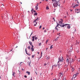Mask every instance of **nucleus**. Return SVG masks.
<instances>
[{
	"instance_id": "f257e3e1",
	"label": "nucleus",
	"mask_w": 80,
	"mask_h": 80,
	"mask_svg": "<svg viewBox=\"0 0 80 80\" xmlns=\"http://www.w3.org/2000/svg\"><path fill=\"white\" fill-rule=\"evenodd\" d=\"M52 3H53V5L54 7H57L58 6L60 5V2L59 1H57V0H52Z\"/></svg>"
},
{
	"instance_id": "f03ea898",
	"label": "nucleus",
	"mask_w": 80,
	"mask_h": 80,
	"mask_svg": "<svg viewBox=\"0 0 80 80\" xmlns=\"http://www.w3.org/2000/svg\"><path fill=\"white\" fill-rule=\"evenodd\" d=\"M63 62V57H60L59 58H58V64L59 65H62Z\"/></svg>"
},
{
	"instance_id": "7ed1b4c3",
	"label": "nucleus",
	"mask_w": 80,
	"mask_h": 80,
	"mask_svg": "<svg viewBox=\"0 0 80 80\" xmlns=\"http://www.w3.org/2000/svg\"><path fill=\"white\" fill-rule=\"evenodd\" d=\"M61 27H64V26H66V25H68V24H65L64 25H62L63 24V19H62L61 21H60L59 22V24H58Z\"/></svg>"
},
{
	"instance_id": "20e7f679",
	"label": "nucleus",
	"mask_w": 80,
	"mask_h": 80,
	"mask_svg": "<svg viewBox=\"0 0 80 80\" xmlns=\"http://www.w3.org/2000/svg\"><path fill=\"white\" fill-rule=\"evenodd\" d=\"M57 63H55L52 66V70H53V67H57Z\"/></svg>"
},
{
	"instance_id": "39448f33",
	"label": "nucleus",
	"mask_w": 80,
	"mask_h": 80,
	"mask_svg": "<svg viewBox=\"0 0 80 80\" xmlns=\"http://www.w3.org/2000/svg\"><path fill=\"white\" fill-rule=\"evenodd\" d=\"M33 46H32V47L31 48V50L32 52H33V51H34V48H33Z\"/></svg>"
},
{
	"instance_id": "423d86ee",
	"label": "nucleus",
	"mask_w": 80,
	"mask_h": 80,
	"mask_svg": "<svg viewBox=\"0 0 80 80\" xmlns=\"http://www.w3.org/2000/svg\"><path fill=\"white\" fill-rule=\"evenodd\" d=\"M39 20V19H38V17L37 19H35L33 21L34 23H35V22H36V21H37V20Z\"/></svg>"
},
{
	"instance_id": "0eeeda50",
	"label": "nucleus",
	"mask_w": 80,
	"mask_h": 80,
	"mask_svg": "<svg viewBox=\"0 0 80 80\" xmlns=\"http://www.w3.org/2000/svg\"><path fill=\"white\" fill-rule=\"evenodd\" d=\"M57 25L55 29L57 30V31H58V28H57L58 27V25H59V24L58 23H57Z\"/></svg>"
},
{
	"instance_id": "6e6552de",
	"label": "nucleus",
	"mask_w": 80,
	"mask_h": 80,
	"mask_svg": "<svg viewBox=\"0 0 80 80\" xmlns=\"http://www.w3.org/2000/svg\"><path fill=\"white\" fill-rule=\"evenodd\" d=\"M58 68H60L62 67L61 65L58 64Z\"/></svg>"
},
{
	"instance_id": "1a4fd4ad",
	"label": "nucleus",
	"mask_w": 80,
	"mask_h": 80,
	"mask_svg": "<svg viewBox=\"0 0 80 80\" xmlns=\"http://www.w3.org/2000/svg\"><path fill=\"white\" fill-rule=\"evenodd\" d=\"M75 11H76V13H79V12H78V9H75Z\"/></svg>"
},
{
	"instance_id": "9d476101",
	"label": "nucleus",
	"mask_w": 80,
	"mask_h": 80,
	"mask_svg": "<svg viewBox=\"0 0 80 80\" xmlns=\"http://www.w3.org/2000/svg\"><path fill=\"white\" fill-rule=\"evenodd\" d=\"M29 42L30 45H31L32 46H32H33V45H32V42H31L30 41H29Z\"/></svg>"
},
{
	"instance_id": "9b49d317",
	"label": "nucleus",
	"mask_w": 80,
	"mask_h": 80,
	"mask_svg": "<svg viewBox=\"0 0 80 80\" xmlns=\"http://www.w3.org/2000/svg\"><path fill=\"white\" fill-rule=\"evenodd\" d=\"M63 74L62 73H60L59 74V77H61V76H62Z\"/></svg>"
},
{
	"instance_id": "f8f14e48",
	"label": "nucleus",
	"mask_w": 80,
	"mask_h": 80,
	"mask_svg": "<svg viewBox=\"0 0 80 80\" xmlns=\"http://www.w3.org/2000/svg\"><path fill=\"white\" fill-rule=\"evenodd\" d=\"M25 52L27 55H29V54L27 52V48H26L25 49Z\"/></svg>"
},
{
	"instance_id": "ddd939ff",
	"label": "nucleus",
	"mask_w": 80,
	"mask_h": 80,
	"mask_svg": "<svg viewBox=\"0 0 80 80\" xmlns=\"http://www.w3.org/2000/svg\"><path fill=\"white\" fill-rule=\"evenodd\" d=\"M15 75V72H13V73L12 74V76H13V77H15V75Z\"/></svg>"
},
{
	"instance_id": "4468645a",
	"label": "nucleus",
	"mask_w": 80,
	"mask_h": 80,
	"mask_svg": "<svg viewBox=\"0 0 80 80\" xmlns=\"http://www.w3.org/2000/svg\"><path fill=\"white\" fill-rule=\"evenodd\" d=\"M32 41H33H33H34V38H35V36H33L32 37Z\"/></svg>"
},
{
	"instance_id": "2eb2a0df",
	"label": "nucleus",
	"mask_w": 80,
	"mask_h": 80,
	"mask_svg": "<svg viewBox=\"0 0 80 80\" xmlns=\"http://www.w3.org/2000/svg\"><path fill=\"white\" fill-rule=\"evenodd\" d=\"M68 68H66V69L65 72H68Z\"/></svg>"
},
{
	"instance_id": "dca6fc26",
	"label": "nucleus",
	"mask_w": 80,
	"mask_h": 80,
	"mask_svg": "<svg viewBox=\"0 0 80 80\" xmlns=\"http://www.w3.org/2000/svg\"><path fill=\"white\" fill-rule=\"evenodd\" d=\"M77 75V74H74L73 75V77L74 78H75V77H76Z\"/></svg>"
},
{
	"instance_id": "f3484780",
	"label": "nucleus",
	"mask_w": 80,
	"mask_h": 80,
	"mask_svg": "<svg viewBox=\"0 0 80 80\" xmlns=\"http://www.w3.org/2000/svg\"><path fill=\"white\" fill-rule=\"evenodd\" d=\"M71 69H72L71 70H72V72H73V71H74V70H75V69L74 68H72Z\"/></svg>"
},
{
	"instance_id": "a211bd4d",
	"label": "nucleus",
	"mask_w": 80,
	"mask_h": 80,
	"mask_svg": "<svg viewBox=\"0 0 80 80\" xmlns=\"http://www.w3.org/2000/svg\"><path fill=\"white\" fill-rule=\"evenodd\" d=\"M38 6H37L35 7V9L37 10H38Z\"/></svg>"
},
{
	"instance_id": "6ab92c4d",
	"label": "nucleus",
	"mask_w": 80,
	"mask_h": 80,
	"mask_svg": "<svg viewBox=\"0 0 80 80\" xmlns=\"http://www.w3.org/2000/svg\"><path fill=\"white\" fill-rule=\"evenodd\" d=\"M26 73H28V75H30V72H28V71L26 72Z\"/></svg>"
},
{
	"instance_id": "aec40b11",
	"label": "nucleus",
	"mask_w": 80,
	"mask_h": 80,
	"mask_svg": "<svg viewBox=\"0 0 80 80\" xmlns=\"http://www.w3.org/2000/svg\"><path fill=\"white\" fill-rule=\"evenodd\" d=\"M34 26H36L37 25V22H35V23H34Z\"/></svg>"
},
{
	"instance_id": "412c9836",
	"label": "nucleus",
	"mask_w": 80,
	"mask_h": 80,
	"mask_svg": "<svg viewBox=\"0 0 80 80\" xmlns=\"http://www.w3.org/2000/svg\"><path fill=\"white\" fill-rule=\"evenodd\" d=\"M67 28H69V29L70 28V25H68V26H67Z\"/></svg>"
},
{
	"instance_id": "4be33fe9",
	"label": "nucleus",
	"mask_w": 80,
	"mask_h": 80,
	"mask_svg": "<svg viewBox=\"0 0 80 80\" xmlns=\"http://www.w3.org/2000/svg\"><path fill=\"white\" fill-rule=\"evenodd\" d=\"M28 49H29V50H30L31 48V47H30V46H29L28 48Z\"/></svg>"
},
{
	"instance_id": "5701e85b",
	"label": "nucleus",
	"mask_w": 80,
	"mask_h": 80,
	"mask_svg": "<svg viewBox=\"0 0 80 80\" xmlns=\"http://www.w3.org/2000/svg\"><path fill=\"white\" fill-rule=\"evenodd\" d=\"M46 10H48V9H49V8H48V6L47 7H46Z\"/></svg>"
},
{
	"instance_id": "b1692460",
	"label": "nucleus",
	"mask_w": 80,
	"mask_h": 80,
	"mask_svg": "<svg viewBox=\"0 0 80 80\" xmlns=\"http://www.w3.org/2000/svg\"><path fill=\"white\" fill-rule=\"evenodd\" d=\"M65 78L66 77H63V80H66V79H65Z\"/></svg>"
},
{
	"instance_id": "393cba45",
	"label": "nucleus",
	"mask_w": 80,
	"mask_h": 80,
	"mask_svg": "<svg viewBox=\"0 0 80 80\" xmlns=\"http://www.w3.org/2000/svg\"><path fill=\"white\" fill-rule=\"evenodd\" d=\"M68 58L67 60H66V62L67 63H68Z\"/></svg>"
},
{
	"instance_id": "a878e982",
	"label": "nucleus",
	"mask_w": 80,
	"mask_h": 80,
	"mask_svg": "<svg viewBox=\"0 0 80 80\" xmlns=\"http://www.w3.org/2000/svg\"><path fill=\"white\" fill-rule=\"evenodd\" d=\"M50 58V57L48 56V57L46 58V59L47 60H48V59H49V58Z\"/></svg>"
},
{
	"instance_id": "bb28decb",
	"label": "nucleus",
	"mask_w": 80,
	"mask_h": 80,
	"mask_svg": "<svg viewBox=\"0 0 80 80\" xmlns=\"http://www.w3.org/2000/svg\"><path fill=\"white\" fill-rule=\"evenodd\" d=\"M31 63V62H28V64H29V66H30V65Z\"/></svg>"
},
{
	"instance_id": "cd10ccee",
	"label": "nucleus",
	"mask_w": 80,
	"mask_h": 80,
	"mask_svg": "<svg viewBox=\"0 0 80 80\" xmlns=\"http://www.w3.org/2000/svg\"><path fill=\"white\" fill-rule=\"evenodd\" d=\"M53 46V45H51L50 47V49H52L53 47H52V46Z\"/></svg>"
},
{
	"instance_id": "c85d7f7f",
	"label": "nucleus",
	"mask_w": 80,
	"mask_h": 80,
	"mask_svg": "<svg viewBox=\"0 0 80 80\" xmlns=\"http://www.w3.org/2000/svg\"><path fill=\"white\" fill-rule=\"evenodd\" d=\"M58 38H59V37H58L57 38V39H56V41H57V40H58Z\"/></svg>"
},
{
	"instance_id": "c756f323",
	"label": "nucleus",
	"mask_w": 80,
	"mask_h": 80,
	"mask_svg": "<svg viewBox=\"0 0 80 80\" xmlns=\"http://www.w3.org/2000/svg\"><path fill=\"white\" fill-rule=\"evenodd\" d=\"M37 15V13H35L34 14V15Z\"/></svg>"
},
{
	"instance_id": "7c9ffc66",
	"label": "nucleus",
	"mask_w": 80,
	"mask_h": 80,
	"mask_svg": "<svg viewBox=\"0 0 80 80\" xmlns=\"http://www.w3.org/2000/svg\"><path fill=\"white\" fill-rule=\"evenodd\" d=\"M38 45H39V46H40V45H42V43H39Z\"/></svg>"
},
{
	"instance_id": "2f4dec72",
	"label": "nucleus",
	"mask_w": 80,
	"mask_h": 80,
	"mask_svg": "<svg viewBox=\"0 0 80 80\" xmlns=\"http://www.w3.org/2000/svg\"><path fill=\"white\" fill-rule=\"evenodd\" d=\"M42 25L40 26L39 27V29H41V28H42Z\"/></svg>"
},
{
	"instance_id": "473e14b6",
	"label": "nucleus",
	"mask_w": 80,
	"mask_h": 80,
	"mask_svg": "<svg viewBox=\"0 0 80 80\" xmlns=\"http://www.w3.org/2000/svg\"><path fill=\"white\" fill-rule=\"evenodd\" d=\"M30 80H32V77H31V78H30Z\"/></svg>"
},
{
	"instance_id": "72a5a7b5",
	"label": "nucleus",
	"mask_w": 80,
	"mask_h": 80,
	"mask_svg": "<svg viewBox=\"0 0 80 80\" xmlns=\"http://www.w3.org/2000/svg\"><path fill=\"white\" fill-rule=\"evenodd\" d=\"M35 40H37V39H38V38L37 37L34 38Z\"/></svg>"
},
{
	"instance_id": "f704fd0d",
	"label": "nucleus",
	"mask_w": 80,
	"mask_h": 80,
	"mask_svg": "<svg viewBox=\"0 0 80 80\" xmlns=\"http://www.w3.org/2000/svg\"><path fill=\"white\" fill-rule=\"evenodd\" d=\"M38 4H39L38 3H37V4L36 6L38 7Z\"/></svg>"
},
{
	"instance_id": "c9c22d12",
	"label": "nucleus",
	"mask_w": 80,
	"mask_h": 80,
	"mask_svg": "<svg viewBox=\"0 0 80 80\" xmlns=\"http://www.w3.org/2000/svg\"><path fill=\"white\" fill-rule=\"evenodd\" d=\"M48 39H47L46 41V43H47V42H48Z\"/></svg>"
},
{
	"instance_id": "e433bc0d",
	"label": "nucleus",
	"mask_w": 80,
	"mask_h": 80,
	"mask_svg": "<svg viewBox=\"0 0 80 80\" xmlns=\"http://www.w3.org/2000/svg\"><path fill=\"white\" fill-rule=\"evenodd\" d=\"M24 77H25V78H27V76L26 75H25L24 76Z\"/></svg>"
},
{
	"instance_id": "4c0bfd02",
	"label": "nucleus",
	"mask_w": 80,
	"mask_h": 80,
	"mask_svg": "<svg viewBox=\"0 0 80 80\" xmlns=\"http://www.w3.org/2000/svg\"><path fill=\"white\" fill-rule=\"evenodd\" d=\"M33 9L32 8L31 10V12H33Z\"/></svg>"
},
{
	"instance_id": "58836bf2",
	"label": "nucleus",
	"mask_w": 80,
	"mask_h": 80,
	"mask_svg": "<svg viewBox=\"0 0 80 80\" xmlns=\"http://www.w3.org/2000/svg\"><path fill=\"white\" fill-rule=\"evenodd\" d=\"M52 18L54 20V21H55V18Z\"/></svg>"
},
{
	"instance_id": "ea45409f",
	"label": "nucleus",
	"mask_w": 80,
	"mask_h": 80,
	"mask_svg": "<svg viewBox=\"0 0 80 80\" xmlns=\"http://www.w3.org/2000/svg\"><path fill=\"white\" fill-rule=\"evenodd\" d=\"M75 7H78V5L77 4H76L75 5Z\"/></svg>"
},
{
	"instance_id": "a19ab883",
	"label": "nucleus",
	"mask_w": 80,
	"mask_h": 80,
	"mask_svg": "<svg viewBox=\"0 0 80 80\" xmlns=\"http://www.w3.org/2000/svg\"><path fill=\"white\" fill-rule=\"evenodd\" d=\"M46 30H46V29L45 30H44V32H47Z\"/></svg>"
},
{
	"instance_id": "79ce46f5",
	"label": "nucleus",
	"mask_w": 80,
	"mask_h": 80,
	"mask_svg": "<svg viewBox=\"0 0 80 80\" xmlns=\"http://www.w3.org/2000/svg\"><path fill=\"white\" fill-rule=\"evenodd\" d=\"M46 65H47V64L45 63V64H44V66H46Z\"/></svg>"
},
{
	"instance_id": "37998d69",
	"label": "nucleus",
	"mask_w": 80,
	"mask_h": 80,
	"mask_svg": "<svg viewBox=\"0 0 80 80\" xmlns=\"http://www.w3.org/2000/svg\"><path fill=\"white\" fill-rule=\"evenodd\" d=\"M33 12H34V13H35V12H36V11H35V10H34V11H33Z\"/></svg>"
},
{
	"instance_id": "c03bdc74",
	"label": "nucleus",
	"mask_w": 80,
	"mask_h": 80,
	"mask_svg": "<svg viewBox=\"0 0 80 80\" xmlns=\"http://www.w3.org/2000/svg\"><path fill=\"white\" fill-rule=\"evenodd\" d=\"M42 52L41 53V57H42Z\"/></svg>"
},
{
	"instance_id": "a18cd8bd",
	"label": "nucleus",
	"mask_w": 80,
	"mask_h": 80,
	"mask_svg": "<svg viewBox=\"0 0 80 80\" xmlns=\"http://www.w3.org/2000/svg\"><path fill=\"white\" fill-rule=\"evenodd\" d=\"M32 58H33V57H34V56H33V55H32Z\"/></svg>"
},
{
	"instance_id": "49530a36",
	"label": "nucleus",
	"mask_w": 80,
	"mask_h": 80,
	"mask_svg": "<svg viewBox=\"0 0 80 80\" xmlns=\"http://www.w3.org/2000/svg\"><path fill=\"white\" fill-rule=\"evenodd\" d=\"M45 29V28L43 27L42 28V30H44Z\"/></svg>"
},
{
	"instance_id": "de8ad7c7",
	"label": "nucleus",
	"mask_w": 80,
	"mask_h": 80,
	"mask_svg": "<svg viewBox=\"0 0 80 80\" xmlns=\"http://www.w3.org/2000/svg\"><path fill=\"white\" fill-rule=\"evenodd\" d=\"M35 72L36 75H37V72H35Z\"/></svg>"
},
{
	"instance_id": "09e8293b",
	"label": "nucleus",
	"mask_w": 80,
	"mask_h": 80,
	"mask_svg": "<svg viewBox=\"0 0 80 80\" xmlns=\"http://www.w3.org/2000/svg\"><path fill=\"white\" fill-rule=\"evenodd\" d=\"M40 53V52H38V54H39Z\"/></svg>"
},
{
	"instance_id": "8fccbe9b",
	"label": "nucleus",
	"mask_w": 80,
	"mask_h": 80,
	"mask_svg": "<svg viewBox=\"0 0 80 80\" xmlns=\"http://www.w3.org/2000/svg\"><path fill=\"white\" fill-rule=\"evenodd\" d=\"M73 8H75V6H74L73 7Z\"/></svg>"
},
{
	"instance_id": "3c124183",
	"label": "nucleus",
	"mask_w": 80,
	"mask_h": 80,
	"mask_svg": "<svg viewBox=\"0 0 80 80\" xmlns=\"http://www.w3.org/2000/svg\"><path fill=\"white\" fill-rule=\"evenodd\" d=\"M32 32L31 33V35H30V36H31V35H32Z\"/></svg>"
},
{
	"instance_id": "603ef678",
	"label": "nucleus",
	"mask_w": 80,
	"mask_h": 80,
	"mask_svg": "<svg viewBox=\"0 0 80 80\" xmlns=\"http://www.w3.org/2000/svg\"><path fill=\"white\" fill-rule=\"evenodd\" d=\"M35 69H36V70H37V68H35Z\"/></svg>"
},
{
	"instance_id": "864d4df0",
	"label": "nucleus",
	"mask_w": 80,
	"mask_h": 80,
	"mask_svg": "<svg viewBox=\"0 0 80 80\" xmlns=\"http://www.w3.org/2000/svg\"><path fill=\"white\" fill-rule=\"evenodd\" d=\"M46 0V1H47V2H48V0Z\"/></svg>"
},
{
	"instance_id": "5fc2aeb1",
	"label": "nucleus",
	"mask_w": 80,
	"mask_h": 80,
	"mask_svg": "<svg viewBox=\"0 0 80 80\" xmlns=\"http://www.w3.org/2000/svg\"><path fill=\"white\" fill-rule=\"evenodd\" d=\"M48 50V48H46V50Z\"/></svg>"
},
{
	"instance_id": "6e6d98bb",
	"label": "nucleus",
	"mask_w": 80,
	"mask_h": 80,
	"mask_svg": "<svg viewBox=\"0 0 80 80\" xmlns=\"http://www.w3.org/2000/svg\"><path fill=\"white\" fill-rule=\"evenodd\" d=\"M22 71H23V69H22Z\"/></svg>"
},
{
	"instance_id": "4d7b16f0",
	"label": "nucleus",
	"mask_w": 80,
	"mask_h": 80,
	"mask_svg": "<svg viewBox=\"0 0 80 80\" xmlns=\"http://www.w3.org/2000/svg\"><path fill=\"white\" fill-rule=\"evenodd\" d=\"M42 3V2H40L39 3L40 4L41 3Z\"/></svg>"
},
{
	"instance_id": "13d9d810",
	"label": "nucleus",
	"mask_w": 80,
	"mask_h": 80,
	"mask_svg": "<svg viewBox=\"0 0 80 80\" xmlns=\"http://www.w3.org/2000/svg\"><path fill=\"white\" fill-rule=\"evenodd\" d=\"M20 3H21V4H22V2H21Z\"/></svg>"
},
{
	"instance_id": "bf43d9fd",
	"label": "nucleus",
	"mask_w": 80,
	"mask_h": 80,
	"mask_svg": "<svg viewBox=\"0 0 80 80\" xmlns=\"http://www.w3.org/2000/svg\"><path fill=\"white\" fill-rule=\"evenodd\" d=\"M28 12H30V11H28Z\"/></svg>"
},
{
	"instance_id": "052dcab7",
	"label": "nucleus",
	"mask_w": 80,
	"mask_h": 80,
	"mask_svg": "<svg viewBox=\"0 0 80 80\" xmlns=\"http://www.w3.org/2000/svg\"><path fill=\"white\" fill-rule=\"evenodd\" d=\"M80 60H79V61H78V62H80Z\"/></svg>"
},
{
	"instance_id": "680f3d73",
	"label": "nucleus",
	"mask_w": 80,
	"mask_h": 80,
	"mask_svg": "<svg viewBox=\"0 0 80 80\" xmlns=\"http://www.w3.org/2000/svg\"><path fill=\"white\" fill-rule=\"evenodd\" d=\"M12 50H11L10 52H12Z\"/></svg>"
},
{
	"instance_id": "e2e57ef3",
	"label": "nucleus",
	"mask_w": 80,
	"mask_h": 80,
	"mask_svg": "<svg viewBox=\"0 0 80 80\" xmlns=\"http://www.w3.org/2000/svg\"><path fill=\"white\" fill-rule=\"evenodd\" d=\"M1 78V76H0V79Z\"/></svg>"
},
{
	"instance_id": "0e129e2a",
	"label": "nucleus",
	"mask_w": 80,
	"mask_h": 80,
	"mask_svg": "<svg viewBox=\"0 0 80 80\" xmlns=\"http://www.w3.org/2000/svg\"><path fill=\"white\" fill-rule=\"evenodd\" d=\"M17 47H18V46L16 47V48H17Z\"/></svg>"
},
{
	"instance_id": "69168bd1",
	"label": "nucleus",
	"mask_w": 80,
	"mask_h": 80,
	"mask_svg": "<svg viewBox=\"0 0 80 80\" xmlns=\"http://www.w3.org/2000/svg\"><path fill=\"white\" fill-rule=\"evenodd\" d=\"M58 34L59 35H60V33H59Z\"/></svg>"
},
{
	"instance_id": "338daca9",
	"label": "nucleus",
	"mask_w": 80,
	"mask_h": 80,
	"mask_svg": "<svg viewBox=\"0 0 80 80\" xmlns=\"http://www.w3.org/2000/svg\"><path fill=\"white\" fill-rule=\"evenodd\" d=\"M66 67V66H65L64 67Z\"/></svg>"
},
{
	"instance_id": "774afa93",
	"label": "nucleus",
	"mask_w": 80,
	"mask_h": 80,
	"mask_svg": "<svg viewBox=\"0 0 80 80\" xmlns=\"http://www.w3.org/2000/svg\"><path fill=\"white\" fill-rule=\"evenodd\" d=\"M72 38H73V37H72Z\"/></svg>"
}]
</instances>
